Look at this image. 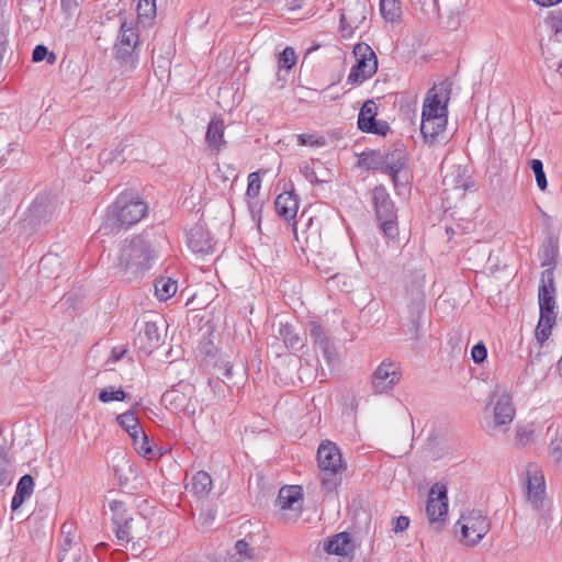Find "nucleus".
<instances>
[{"mask_svg": "<svg viewBox=\"0 0 562 562\" xmlns=\"http://www.w3.org/2000/svg\"><path fill=\"white\" fill-rule=\"evenodd\" d=\"M205 142L212 154H218L223 146L224 140V122L220 119H212L207 125Z\"/></svg>", "mask_w": 562, "mask_h": 562, "instance_id": "23", "label": "nucleus"}, {"mask_svg": "<svg viewBox=\"0 0 562 562\" xmlns=\"http://www.w3.org/2000/svg\"><path fill=\"white\" fill-rule=\"evenodd\" d=\"M276 505L280 508L285 520H295L302 510V490L297 485L280 488Z\"/></svg>", "mask_w": 562, "mask_h": 562, "instance_id": "14", "label": "nucleus"}, {"mask_svg": "<svg viewBox=\"0 0 562 562\" xmlns=\"http://www.w3.org/2000/svg\"><path fill=\"white\" fill-rule=\"evenodd\" d=\"M381 158V170L390 175L395 186L408 182L407 157L403 149H394Z\"/></svg>", "mask_w": 562, "mask_h": 562, "instance_id": "11", "label": "nucleus"}, {"mask_svg": "<svg viewBox=\"0 0 562 562\" xmlns=\"http://www.w3.org/2000/svg\"><path fill=\"white\" fill-rule=\"evenodd\" d=\"M533 436V431L529 429H520L517 431V441L519 445L525 446Z\"/></svg>", "mask_w": 562, "mask_h": 562, "instance_id": "56", "label": "nucleus"}, {"mask_svg": "<svg viewBox=\"0 0 562 562\" xmlns=\"http://www.w3.org/2000/svg\"><path fill=\"white\" fill-rule=\"evenodd\" d=\"M537 512V526L542 531L548 532L558 525V518L554 515V505L552 502L543 503L542 507H531Z\"/></svg>", "mask_w": 562, "mask_h": 562, "instance_id": "25", "label": "nucleus"}, {"mask_svg": "<svg viewBox=\"0 0 562 562\" xmlns=\"http://www.w3.org/2000/svg\"><path fill=\"white\" fill-rule=\"evenodd\" d=\"M146 213L147 204L143 200L132 192H123L106 209L99 232L110 234L126 229L138 223Z\"/></svg>", "mask_w": 562, "mask_h": 562, "instance_id": "2", "label": "nucleus"}, {"mask_svg": "<svg viewBox=\"0 0 562 562\" xmlns=\"http://www.w3.org/2000/svg\"><path fill=\"white\" fill-rule=\"evenodd\" d=\"M188 246L193 252L207 254L213 249V239L203 226L195 225L188 234Z\"/></svg>", "mask_w": 562, "mask_h": 562, "instance_id": "21", "label": "nucleus"}, {"mask_svg": "<svg viewBox=\"0 0 562 562\" xmlns=\"http://www.w3.org/2000/svg\"><path fill=\"white\" fill-rule=\"evenodd\" d=\"M409 526V518L406 516H398L394 519V532H402L406 530Z\"/></svg>", "mask_w": 562, "mask_h": 562, "instance_id": "54", "label": "nucleus"}, {"mask_svg": "<svg viewBox=\"0 0 562 562\" xmlns=\"http://www.w3.org/2000/svg\"><path fill=\"white\" fill-rule=\"evenodd\" d=\"M279 336L282 338L285 346L294 352L304 347V337L295 333L289 324H280Z\"/></svg>", "mask_w": 562, "mask_h": 562, "instance_id": "28", "label": "nucleus"}, {"mask_svg": "<svg viewBox=\"0 0 562 562\" xmlns=\"http://www.w3.org/2000/svg\"><path fill=\"white\" fill-rule=\"evenodd\" d=\"M493 405V427L508 425L515 417V407L510 392L505 385H496L491 393Z\"/></svg>", "mask_w": 562, "mask_h": 562, "instance_id": "9", "label": "nucleus"}, {"mask_svg": "<svg viewBox=\"0 0 562 562\" xmlns=\"http://www.w3.org/2000/svg\"><path fill=\"white\" fill-rule=\"evenodd\" d=\"M323 351L325 359L329 366H334L337 362V352L335 347L329 341L328 344L319 347Z\"/></svg>", "mask_w": 562, "mask_h": 562, "instance_id": "50", "label": "nucleus"}, {"mask_svg": "<svg viewBox=\"0 0 562 562\" xmlns=\"http://www.w3.org/2000/svg\"><path fill=\"white\" fill-rule=\"evenodd\" d=\"M212 490V479L204 471L196 472L191 480V492L198 497L206 496Z\"/></svg>", "mask_w": 562, "mask_h": 562, "instance_id": "32", "label": "nucleus"}, {"mask_svg": "<svg viewBox=\"0 0 562 562\" xmlns=\"http://www.w3.org/2000/svg\"><path fill=\"white\" fill-rule=\"evenodd\" d=\"M326 551L330 554L347 555L351 549V540L348 533L340 532L331 537L326 547Z\"/></svg>", "mask_w": 562, "mask_h": 562, "instance_id": "29", "label": "nucleus"}, {"mask_svg": "<svg viewBox=\"0 0 562 562\" xmlns=\"http://www.w3.org/2000/svg\"><path fill=\"white\" fill-rule=\"evenodd\" d=\"M59 257L55 254H47L40 260V272L46 278H49L53 274L57 276L59 272Z\"/></svg>", "mask_w": 562, "mask_h": 562, "instance_id": "35", "label": "nucleus"}, {"mask_svg": "<svg viewBox=\"0 0 562 562\" xmlns=\"http://www.w3.org/2000/svg\"><path fill=\"white\" fill-rule=\"evenodd\" d=\"M119 425L124 428L131 437L135 436L143 428L138 418L133 412H125L116 417Z\"/></svg>", "mask_w": 562, "mask_h": 562, "instance_id": "36", "label": "nucleus"}, {"mask_svg": "<svg viewBox=\"0 0 562 562\" xmlns=\"http://www.w3.org/2000/svg\"><path fill=\"white\" fill-rule=\"evenodd\" d=\"M274 205L280 216L291 220L297 213L299 200L292 192H283L277 196Z\"/></svg>", "mask_w": 562, "mask_h": 562, "instance_id": "24", "label": "nucleus"}, {"mask_svg": "<svg viewBox=\"0 0 562 562\" xmlns=\"http://www.w3.org/2000/svg\"><path fill=\"white\" fill-rule=\"evenodd\" d=\"M456 526L460 528L461 540L468 546L479 543L490 530L487 517L477 509L462 513Z\"/></svg>", "mask_w": 562, "mask_h": 562, "instance_id": "5", "label": "nucleus"}, {"mask_svg": "<svg viewBox=\"0 0 562 562\" xmlns=\"http://www.w3.org/2000/svg\"><path fill=\"white\" fill-rule=\"evenodd\" d=\"M538 301L540 315L547 316H557L555 312V285H554V277L553 269H546L541 273L539 290H538Z\"/></svg>", "mask_w": 562, "mask_h": 562, "instance_id": "17", "label": "nucleus"}, {"mask_svg": "<svg viewBox=\"0 0 562 562\" xmlns=\"http://www.w3.org/2000/svg\"><path fill=\"white\" fill-rule=\"evenodd\" d=\"M133 441V446L135 450L142 454L143 457L150 459L153 453V448L148 442V437L144 429L138 431L135 436L131 437Z\"/></svg>", "mask_w": 562, "mask_h": 562, "instance_id": "38", "label": "nucleus"}, {"mask_svg": "<svg viewBox=\"0 0 562 562\" xmlns=\"http://www.w3.org/2000/svg\"><path fill=\"white\" fill-rule=\"evenodd\" d=\"M156 0H138L137 14L139 20L150 21L156 16Z\"/></svg>", "mask_w": 562, "mask_h": 562, "instance_id": "39", "label": "nucleus"}, {"mask_svg": "<svg viewBox=\"0 0 562 562\" xmlns=\"http://www.w3.org/2000/svg\"><path fill=\"white\" fill-rule=\"evenodd\" d=\"M442 186L448 200H460L474 183L465 168L452 166L451 170L446 172Z\"/></svg>", "mask_w": 562, "mask_h": 562, "instance_id": "10", "label": "nucleus"}, {"mask_svg": "<svg viewBox=\"0 0 562 562\" xmlns=\"http://www.w3.org/2000/svg\"><path fill=\"white\" fill-rule=\"evenodd\" d=\"M12 461H0V486L4 487L11 484L12 482Z\"/></svg>", "mask_w": 562, "mask_h": 562, "instance_id": "45", "label": "nucleus"}, {"mask_svg": "<svg viewBox=\"0 0 562 562\" xmlns=\"http://www.w3.org/2000/svg\"><path fill=\"white\" fill-rule=\"evenodd\" d=\"M549 24L550 27L554 31V34L552 37H550L549 43L546 45V47H542V52L547 60L548 67L554 69L562 78V61H555L554 58H551L549 56L552 55L551 50L554 48V45L559 44L562 41V20L552 18L549 21Z\"/></svg>", "mask_w": 562, "mask_h": 562, "instance_id": "22", "label": "nucleus"}, {"mask_svg": "<svg viewBox=\"0 0 562 562\" xmlns=\"http://www.w3.org/2000/svg\"><path fill=\"white\" fill-rule=\"evenodd\" d=\"M376 111L378 106L374 101H366L358 116V126L366 133L385 135L389 131V125L384 121H375Z\"/></svg>", "mask_w": 562, "mask_h": 562, "instance_id": "19", "label": "nucleus"}, {"mask_svg": "<svg viewBox=\"0 0 562 562\" xmlns=\"http://www.w3.org/2000/svg\"><path fill=\"white\" fill-rule=\"evenodd\" d=\"M296 63V55L292 47H285L279 57V68L290 69Z\"/></svg>", "mask_w": 562, "mask_h": 562, "instance_id": "44", "label": "nucleus"}, {"mask_svg": "<svg viewBox=\"0 0 562 562\" xmlns=\"http://www.w3.org/2000/svg\"><path fill=\"white\" fill-rule=\"evenodd\" d=\"M301 1H302V0H292V1H291V7H292V9L300 8V5H301Z\"/></svg>", "mask_w": 562, "mask_h": 562, "instance_id": "60", "label": "nucleus"}, {"mask_svg": "<svg viewBox=\"0 0 562 562\" xmlns=\"http://www.w3.org/2000/svg\"><path fill=\"white\" fill-rule=\"evenodd\" d=\"M161 335L155 322H146L139 329L134 342L144 353L148 355L159 347Z\"/></svg>", "mask_w": 562, "mask_h": 562, "instance_id": "20", "label": "nucleus"}, {"mask_svg": "<svg viewBox=\"0 0 562 562\" xmlns=\"http://www.w3.org/2000/svg\"><path fill=\"white\" fill-rule=\"evenodd\" d=\"M227 562H252V560L243 559L240 555H231Z\"/></svg>", "mask_w": 562, "mask_h": 562, "instance_id": "59", "label": "nucleus"}, {"mask_svg": "<svg viewBox=\"0 0 562 562\" xmlns=\"http://www.w3.org/2000/svg\"><path fill=\"white\" fill-rule=\"evenodd\" d=\"M465 257L474 268H479L488 259L490 250L485 245L476 244L465 251Z\"/></svg>", "mask_w": 562, "mask_h": 562, "instance_id": "34", "label": "nucleus"}, {"mask_svg": "<svg viewBox=\"0 0 562 562\" xmlns=\"http://www.w3.org/2000/svg\"><path fill=\"white\" fill-rule=\"evenodd\" d=\"M401 376L402 372L398 363L382 361L372 375V387L375 393H385L400 382Z\"/></svg>", "mask_w": 562, "mask_h": 562, "instance_id": "15", "label": "nucleus"}, {"mask_svg": "<svg viewBox=\"0 0 562 562\" xmlns=\"http://www.w3.org/2000/svg\"><path fill=\"white\" fill-rule=\"evenodd\" d=\"M301 172L303 173V176L305 177V179L307 181H310L311 183H318L319 180L318 178L316 177V173H315V170L313 168L312 165L310 164H305L301 167Z\"/></svg>", "mask_w": 562, "mask_h": 562, "instance_id": "52", "label": "nucleus"}, {"mask_svg": "<svg viewBox=\"0 0 562 562\" xmlns=\"http://www.w3.org/2000/svg\"><path fill=\"white\" fill-rule=\"evenodd\" d=\"M11 445L4 438H0V461L7 460L12 461L10 453Z\"/></svg>", "mask_w": 562, "mask_h": 562, "instance_id": "53", "label": "nucleus"}, {"mask_svg": "<svg viewBox=\"0 0 562 562\" xmlns=\"http://www.w3.org/2000/svg\"><path fill=\"white\" fill-rule=\"evenodd\" d=\"M98 398L102 403H110L113 401H124L126 398V393L122 387L114 389V387H105L101 390L98 394Z\"/></svg>", "mask_w": 562, "mask_h": 562, "instance_id": "41", "label": "nucleus"}, {"mask_svg": "<svg viewBox=\"0 0 562 562\" xmlns=\"http://www.w3.org/2000/svg\"><path fill=\"white\" fill-rule=\"evenodd\" d=\"M549 453L555 462H562V439H554L550 442Z\"/></svg>", "mask_w": 562, "mask_h": 562, "instance_id": "48", "label": "nucleus"}, {"mask_svg": "<svg viewBox=\"0 0 562 562\" xmlns=\"http://www.w3.org/2000/svg\"><path fill=\"white\" fill-rule=\"evenodd\" d=\"M373 198L379 220L394 217V204L383 189H375Z\"/></svg>", "mask_w": 562, "mask_h": 562, "instance_id": "27", "label": "nucleus"}, {"mask_svg": "<svg viewBox=\"0 0 562 562\" xmlns=\"http://www.w3.org/2000/svg\"><path fill=\"white\" fill-rule=\"evenodd\" d=\"M472 360L475 363H482L487 357V349L484 342L479 341L471 350Z\"/></svg>", "mask_w": 562, "mask_h": 562, "instance_id": "47", "label": "nucleus"}, {"mask_svg": "<svg viewBox=\"0 0 562 562\" xmlns=\"http://www.w3.org/2000/svg\"><path fill=\"white\" fill-rule=\"evenodd\" d=\"M530 167L536 176L537 186L539 187L540 190H546L548 182L546 173L543 171L542 161L539 159H532L530 162Z\"/></svg>", "mask_w": 562, "mask_h": 562, "instance_id": "42", "label": "nucleus"}, {"mask_svg": "<svg viewBox=\"0 0 562 562\" xmlns=\"http://www.w3.org/2000/svg\"><path fill=\"white\" fill-rule=\"evenodd\" d=\"M4 50H5V47H4L3 43H0V61L3 58Z\"/></svg>", "mask_w": 562, "mask_h": 562, "instance_id": "61", "label": "nucleus"}, {"mask_svg": "<svg viewBox=\"0 0 562 562\" xmlns=\"http://www.w3.org/2000/svg\"><path fill=\"white\" fill-rule=\"evenodd\" d=\"M448 514L447 487L436 483L429 491L426 504V515L429 522L438 524L445 520Z\"/></svg>", "mask_w": 562, "mask_h": 562, "instance_id": "16", "label": "nucleus"}, {"mask_svg": "<svg viewBox=\"0 0 562 562\" xmlns=\"http://www.w3.org/2000/svg\"><path fill=\"white\" fill-rule=\"evenodd\" d=\"M450 94L451 83L447 80L435 85L426 93L422 111L420 133L429 144L435 143L446 131Z\"/></svg>", "mask_w": 562, "mask_h": 562, "instance_id": "1", "label": "nucleus"}, {"mask_svg": "<svg viewBox=\"0 0 562 562\" xmlns=\"http://www.w3.org/2000/svg\"><path fill=\"white\" fill-rule=\"evenodd\" d=\"M307 329L314 345L322 347L330 341L319 324L310 322Z\"/></svg>", "mask_w": 562, "mask_h": 562, "instance_id": "40", "label": "nucleus"}, {"mask_svg": "<svg viewBox=\"0 0 562 562\" xmlns=\"http://www.w3.org/2000/svg\"><path fill=\"white\" fill-rule=\"evenodd\" d=\"M297 143L301 146L321 147L325 145V139L316 134H299Z\"/></svg>", "mask_w": 562, "mask_h": 562, "instance_id": "43", "label": "nucleus"}, {"mask_svg": "<svg viewBox=\"0 0 562 562\" xmlns=\"http://www.w3.org/2000/svg\"><path fill=\"white\" fill-rule=\"evenodd\" d=\"M48 55V49L44 45H37L32 54V59L35 63H40L45 59Z\"/></svg>", "mask_w": 562, "mask_h": 562, "instance_id": "55", "label": "nucleus"}, {"mask_svg": "<svg viewBox=\"0 0 562 562\" xmlns=\"http://www.w3.org/2000/svg\"><path fill=\"white\" fill-rule=\"evenodd\" d=\"M260 191V177L258 172H251L248 176L247 196L256 198Z\"/></svg>", "mask_w": 562, "mask_h": 562, "instance_id": "46", "label": "nucleus"}, {"mask_svg": "<svg viewBox=\"0 0 562 562\" xmlns=\"http://www.w3.org/2000/svg\"><path fill=\"white\" fill-rule=\"evenodd\" d=\"M526 474V499L531 507H542L543 503L549 502L543 472L537 465H529Z\"/></svg>", "mask_w": 562, "mask_h": 562, "instance_id": "12", "label": "nucleus"}, {"mask_svg": "<svg viewBox=\"0 0 562 562\" xmlns=\"http://www.w3.org/2000/svg\"><path fill=\"white\" fill-rule=\"evenodd\" d=\"M380 11L387 22H395L401 16V7L397 0H381Z\"/></svg>", "mask_w": 562, "mask_h": 562, "instance_id": "37", "label": "nucleus"}, {"mask_svg": "<svg viewBox=\"0 0 562 562\" xmlns=\"http://www.w3.org/2000/svg\"><path fill=\"white\" fill-rule=\"evenodd\" d=\"M217 366H218L220 369L223 370V376L224 378H231V375H232V366L229 364V361L218 360Z\"/></svg>", "mask_w": 562, "mask_h": 562, "instance_id": "57", "label": "nucleus"}, {"mask_svg": "<svg viewBox=\"0 0 562 562\" xmlns=\"http://www.w3.org/2000/svg\"><path fill=\"white\" fill-rule=\"evenodd\" d=\"M153 258L149 244L140 236L124 240L115 256L120 272L136 276L148 269Z\"/></svg>", "mask_w": 562, "mask_h": 562, "instance_id": "3", "label": "nucleus"}, {"mask_svg": "<svg viewBox=\"0 0 562 562\" xmlns=\"http://www.w3.org/2000/svg\"><path fill=\"white\" fill-rule=\"evenodd\" d=\"M356 64L350 69L347 81L349 83H362L371 78L378 69V58L373 49L366 43H358L353 47Z\"/></svg>", "mask_w": 562, "mask_h": 562, "instance_id": "7", "label": "nucleus"}, {"mask_svg": "<svg viewBox=\"0 0 562 562\" xmlns=\"http://www.w3.org/2000/svg\"><path fill=\"white\" fill-rule=\"evenodd\" d=\"M369 167L372 168V169H378L379 168L378 165H374V166L373 165H369Z\"/></svg>", "mask_w": 562, "mask_h": 562, "instance_id": "62", "label": "nucleus"}, {"mask_svg": "<svg viewBox=\"0 0 562 562\" xmlns=\"http://www.w3.org/2000/svg\"><path fill=\"white\" fill-rule=\"evenodd\" d=\"M138 33L132 21H122L117 43L115 44L116 58L126 60L132 56L134 49L138 45Z\"/></svg>", "mask_w": 562, "mask_h": 562, "instance_id": "18", "label": "nucleus"}, {"mask_svg": "<svg viewBox=\"0 0 562 562\" xmlns=\"http://www.w3.org/2000/svg\"><path fill=\"white\" fill-rule=\"evenodd\" d=\"M167 408L175 414L186 416L194 415L199 400L195 396V387L190 383L179 384L162 395Z\"/></svg>", "mask_w": 562, "mask_h": 562, "instance_id": "6", "label": "nucleus"}, {"mask_svg": "<svg viewBox=\"0 0 562 562\" xmlns=\"http://www.w3.org/2000/svg\"><path fill=\"white\" fill-rule=\"evenodd\" d=\"M177 289V281L168 277H161L155 282V293L160 301H167L172 297Z\"/></svg>", "mask_w": 562, "mask_h": 562, "instance_id": "33", "label": "nucleus"}, {"mask_svg": "<svg viewBox=\"0 0 562 562\" xmlns=\"http://www.w3.org/2000/svg\"><path fill=\"white\" fill-rule=\"evenodd\" d=\"M557 324V316L540 315L535 330V337L542 346L551 336L552 329Z\"/></svg>", "mask_w": 562, "mask_h": 562, "instance_id": "31", "label": "nucleus"}, {"mask_svg": "<svg viewBox=\"0 0 562 562\" xmlns=\"http://www.w3.org/2000/svg\"><path fill=\"white\" fill-rule=\"evenodd\" d=\"M380 221L382 222V229L386 236H389L390 238H394L395 236H397V226L393 221V217L383 218Z\"/></svg>", "mask_w": 562, "mask_h": 562, "instance_id": "51", "label": "nucleus"}, {"mask_svg": "<svg viewBox=\"0 0 562 562\" xmlns=\"http://www.w3.org/2000/svg\"><path fill=\"white\" fill-rule=\"evenodd\" d=\"M50 57H52V59H50V61H49V63H54V60H55V56H54V54H50Z\"/></svg>", "mask_w": 562, "mask_h": 562, "instance_id": "63", "label": "nucleus"}, {"mask_svg": "<svg viewBox=\"0 0 562 562\" xmlns=\"http://www.w3.org/2000/svg\"><path fill=\"white\" fill-rule=\"evenodd\" d=\"M236 552L233 555H240L243 559L252 560V553L249 544L244 540H238L235 544Z\"/></svg>", "mask_w": 562, "mask_h": 562, "instance_id": "49", "label": "nucleus"}, {"mask_svg": "<svg viewBox=\"0 0 562 562\" xmlns=\"http://www.w3.org/2000/svg\"><path fill=\"white\" fill-rule=\"evenodd\" d=\"M317 461L321 471L322 487L326 492H333L340 483V472L344 470L341 453L331 441L319 445Z\"/></svg>", "mask_w": 562, "mask_h": 562, "instance_id": "4", "label": "nucleus"}, {"mask_svg": "<svg viewBox=\"0 0 562 562\" xmlns=\"http://www.w3.org/2000/svg\"><path fill=\"white\" fill-rule=\"evenodd\" d=\"M55 206L46 196H37L30 207V215L34 220L46 221L53 215Z\"/></svg>", "mask_w": 562, "mask_h": 562, "instance_id": "30", "label": "nucleus"}, {"mask_svg": "<svg viewBox=\"0 0 562 562\" xmlns=\"http://www.w3.org/2000/svg\"><path fill=\"white\" fill-rule=\"evenodd\" d=\"M368 12V0H344L340 13L342 37H350L364 23Z\"/></svg>", "mask_w": 562, "mask_h": 562, "instance_id": "8", "label": "nucleus"}, {"mask_svg": "<svg viewBox=\"0 0 562 562\" xmlns=\"http://www.w3.org/2000/svg\"><path fill=\"white\" fill-rule=\"evenodd\" d=\"M125 352L126 350L123 347H115L111 351L110 359L112 360V362H116L124 356Z\"/></svg>", "mask_w": 562, "mask_h": 562, "instance_id": "58", "label": "nucleus"}, {"mask_svg": "<svg viewBox=\"0 0 562 562\" xmlns=\"http://www.w3.org/2000/svg\"><path fill=\"white\" fill-rule=\"evenodd\" d=\"M33 488V477L29 474L23 475L18 482L15 494L11 502V507L13 510L19 509L22 506L24 501L32 495Z\"/></svg>", "mask_w": 562, "mask_h": 562, "instance_id": "26", "label": "nucleus"}, {"mask_svg": "<svg viewBox=\"0 0 562 562\" xmlns=\"http://www.w3.org/2000/svg\"><path fill=\"white\" fill-rule=\"evenodd\" d=\"M109 508L112 512L113 530L121 543H127L134 538L133 518L126 515V508L121 501H110Z\"/></svg>", "mask_w": 562, "mask_h": 562, "instance_id": "13", "label": "nucleus"}]
</instances>
